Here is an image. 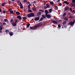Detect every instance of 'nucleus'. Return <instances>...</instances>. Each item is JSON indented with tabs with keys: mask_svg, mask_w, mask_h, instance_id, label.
<instances>
[{
	"mask_svg": "<svg viewBox=\"0 0 75 75\" xmlns=\"http://www.w3.org/2000/svg\"><path fill=\"white\" fill-rule=\"evenodd\" d=\"M64 3L66 4L67 5H68L69 4V3L67 1H64Z\"/></svg>",
	"mask_w": 75,
	"mask_h": 75,
	"instance_id": "15",
	"label": "nucleus"
},
{
	"mask_svg": "<svg viewBox=\"0 0 75 75\" xmlns=\"http://www.w3.org/2000/svg\"><path fill=\"white\" fill-rule=\"evenodd\" d=\"M66 16V13H65L63 14V15H62V16L64 17Z\"/></svg>",
	"mask_w": 75,
	"mask_h": 75,
	"instance_id": "24",
	"label": "nucleus"
},
{
	"mask_svg": "<svg viewBox=\"0 0 75 75\" xmlns=\"http://www.w3.org/2000/svg\"><path fill=\"white\" fill-rule=\"evenodd\" d=\"M58 27L59 28H61V25H60L59 24L58 25Z\"/></svg>",
	"mask_w": 75,
	"mask_h": 75,
	"instance_id": "43",
	"label": "nucleus"
},
{
	"mask_svg": "<svg viewBox=\"0 0 75 75\" xmlns=\"http://www.w3.org/2000/svg\"><path fill=\"white\" fill-rule=\"evenodd\" d=\"M12 0V1H15V0Z\"/></svg>",
	"mask_w": 75,
	"mask_h": 75,
	"instance_id": "55",
	"label": "nucleus"
},
{
	"mask_svg": "<svg viewBox=\"0 0 75 75\" xmlns=\"http://www.w3.org/2000/svg\"><path fill=\"white\" fill-rule=\"evenodd\" d=\"M59 6H62V4L60 3V4H59Z\"/></svg>",
	"mask_w": 75,
	"mask_h": 75,
	"instance_id": "47",
	"label": "nucleus"
},
{
	"mask_svg": "<svg viewBox=\"0 0 75 75\" xmlns=\"http://www.w3.org/2000/svg\"><path fill=\"white\" fill-rule=\"evenodd\" d=\"M8 34H9V35L11 36H13V33L12 32H9V33H8Z\"/></svg>",
	"mask_w": 75,
	"mask_h": 75,
	"instance_id": "8",
	"label": "nucleus"
},
{
	"mask_svg": "<svg viewBox=\"0 0 75 75\" xmlns=\"http://www.w3.org/2000/svg\"><path fill=\"white\" fill-rule=\"evenodd\" d=\"M27 3H28V4L29 5L30 4V2H29V1L27 2Z\"/></svg>",
	"mask_w": 75,
	"mask_h": 75,
	"instance_id": "48",
	"label": "nucleus"
},
{
	"mask_svg": "<svg viewBox=\"0 0 75 75\" xmlns=\"http://www.w3.org/2000/svg\"><path fill=\"white\" fill-rule=\"evenodd\" d=\"M35 1H34L33 3V4H35Z\"/></svg>",
	"mask_w": 75,
	"mask_h": 75,
	"instance_id": "49",
	"label": "nucleus"
},
{
	"mask_svg": "<svg viewBox=\"0 0 75 75\" xmlns=\"http://www.w3.org/2000/svg\"><path fill=\"white\" fill-rule=\"evenodd\" d=\"M42 17H41V18H42L43 19L46 18V16H45L44 15H42Z\"/></svg>",
	"mask_w": 75,
	"mask_h": 75,
	"instance_id": "13",
	"label": "nucleus"
},
{
	"mask_svg": "<svg viewBox=\"0 0 75 75\" xmlns=\"http://www.w3.org/2000/svg\"><path fill=\"white\" fill-rule=\"evenodd\" d=\"M39 20H40V16H38L37 18H34V21H38Z\"/></svg>",
	"mask_w": 75,
	"mask_h": 75,
	"instance_id": "7",
	"label": "nucleus"
},
{
	"mask_svg": "<svg viewBox=\"0 0 75 75\" xmlns=\"http://www.w3.org/2000/svg\"><path fill=\"white\" fill-rule=\"evenodd\" d=\"M66 21H64V22L62 23V25H64L65 24H66Z\"/></svg>",
	"mask_w": 75,
	"mask_h": 75,
	"instance_id": "26",
	"label": "nucleus"
},
{
	"mask_svg": "<svg viewBox=\"0 0 75 75\" xmlns=\"http://www.w3.org/2000/svg\"><path fill=\"white\" fill-rule=\"evenodd\" d=\"M3 30V27L1 26H0V30Z\"/></svg>",
	"mask_w": 75,
	"mask_h": 75,
	"instance_id": "33",
	"label": "nucleus"
},
{
	"mask_svg": "<svg viewBox=\"0 0 75 75\" xmlns=\"http://www.w3.org/2000/svg\"><path fill=\"white\" fill-rule=\"evenodd\" d=\"M67 27V26H64V27Z\"/></svg>",
	"mask_w": 75,
	"mask_h": 75,
	"instance_id": "60",
	"label": "nucleus"
},
{
	"mask_svg": "<svg viewBox=\"0 0 75 75\" xmlns=\"http://www.w3.org/2000/svg\"><path fill=\"white\" fill-rule=\"evenodd\" d=\"M55 8H56V10H57L58 9V7L57 6H55Z\"/></svg>",
	"mask_w": 75,
	"mask_h": 75,
	"instance_id": "39",
	"label": "nucleus"
},
{
	"mask_svg": "<svg viewBox=\"0 0 75 75\" xmlns=\"http://www.w3.org/2000/svg\"><path fill=\"white\" fill-rule=\"evenodd\" d=\"M53 22L54 23H56V24H57V22H56V21H53Z\"/></svg>",
	"mask_w": 75,
	"mask_h": 75,
	"instance_id": "29",
	"label": "nucleus"
},
{
	"mask_svg": "<svg viewBox=\"0 0 75 75\" xmlns=\"http://www.w3.org/2000/svg\"><path fill=\"white\" fill-rule=\"evenodd\" d=\"M45 16L48 18H52V16H50V14H45Z\"/></svg>",
	"mask_w": 75,
	"mask_h": 75,
	"instance_id": "5",
	"label": "nucleus"
},
{
	"mask_svg": "<svg viewBox=\"0 0 75 75\" xmlns=\"http://www.w3.org/2000/svg\"><path fill=\"white\" fill-rule=\"evenodd\" d=\"M17 2L18 3H20V4H21V2L19 1H18Z\"/></svg>",
	"mask_w": 75,
	"mask_h": 75,
	"instance_id": "46",
	"label": "nucleus"
},
{
	"mask_svg": "<svg viewBox=\"0 0 75 75\" xmlns=\"http://www.w3.org/2000/svg\"><path fill=\"white\" fill-rule=\"evenodd\" d=\"M3 13H5V10L3 11Z\"/></svg>",
	"mask_w": 75,
	"mask_h": 75,
	"instance_id": "44",
	"label": "nucleus"
},
{
	"mask_svg": "<svg viewBox=\"0 0 75 75\" xmlns=\"http://www.w3.org/2000/svg\"><path fill=\"white\" fill-rule=\"evenodd\" d=\"M70 9V8H69V7H65L64 8V9L65 11H67L68 10H69V9Z\"/></svg>",
	"mask_w": 75,
	"mask_h": 75,
	"instance_id": "12",
	"label": "nucleus"
},
{
	"mask_svg": "<svg viewBox=\"0 0 75 75\" xmlns=\"http://www.w3.org/2000/svg\"><path fill=\"white\" fill-rule=\"evenodd\" d=\"M46 7H49V6H50V5L48 4H46Z\"/></svg>",
	"mask_w": 75,
	"mask_h": 75,
	"instance_id": "28",
	"label": "nucleus"
},
{
	"mask_svg": "<svg viewBox=\"0 0 75 75\" xmlns=\"http://www.w3.org/2000/svg\"><path fill=\"white\" fill-rule=\"evenodd\" d=\"M44 18H40V20H39V21H41L42 20H43Z\"/></svg>",
	"mask_w": 75,
	"mask_h": 75,
	"instance_id": "31",
	"label": "nucleus"
},
{
	"mask_svg": "<svg viewBox=\"0 0 75 75\" xmlns=\"http://www.w3.org/2000/svg\"><path fill=\"white\" fill-rule=\"evenodd\" d=\"M4 21L5 22H8V20L7 19H4Z\"/></svg>",
	"mask_w": 75,
	"mask_h": 75,
	"instance_id": "34",
	"label": "nucleus"
},
{
	"mask_svg": "<svg viewBox=\"0 0 75 75\" xmlns=\"http://www.w3.org/2000/svg\"><path fill=\"white\" fill-rule=\"evenodd\" d=\"M32 9H33V10L34 11H36V8L33 7Z\"/></svg>",
	"mask_w": 75,
	"mask_h": 75,
	"instance_id": "17",
	"label": "nucleus"
},
{
	"mask_svg": "<svg viewBox=\"0 0 75 75\" xmlns=\"http://www.w3.org/2000/svg\"><path fill=\"white\" fill-rule=\"evenodd\" d=\"M41 23H39L35 25V26H34L33 27H31L30 26V29L31 30H35V29H36L37 27H38V26H39V25L41 24Z\"/></svg>",
	"mask_w": 75,
	"mask_h": 75,
	"instance_id": "2",
	"label": "nucleus"
},
{
	"mask_svg": "<svg viewBox=\"0 0 75 75\" xmlns=\"http://www.w3.org/2000/svg\"><path fill=\"white\" fill-rule=\"evenodd\" d=\"M69 18H73V17L71 16L69 17Z\"/></svg>",
	"mask_w": 75,
	"mask_h": 75,
	"instance_id": "36",
	"label": "nucleus"
},
{
	"mask_svg": "<svg viewBox=\"0 0 75 75\" xmlns=\"http://www.w3.org/2000/svg\"><path fill=\"white\" fill-rule=\"evenodd\" d=\"M30 23H28V24L27 25V28H28L29 26H30Z\"/></svg>",
	"mask_w": 75,
	"mask_h": 75,
	"instance_id": "20",
	"label": "nucleus"
},
{
	"mask_svg": "<svg viewBox=\"0 0 75 75\" xmlns=\"http://www.w3.org/2000/svg\"><path fill=\"white\" fill-rule=\"evenodd\" d=\"M28 12L29 13H31L32 12V11L30 9H28Z\"/></svg>",
	"mask_w": 75,
	"mask_h": 75,
	"instance_id": "23",
	"label": "nucleus"
},
{
	"mask_svg": "<svg viewBox=\"0 0 75 75\" xmlns=\"http://www.w3.org/2000/svg\"><path fill=\"white\" fill-rule=\"evenodd\" d=\"M54 4V3H53V2H50V4H51V5H53Z\"/></svg>",
	"mask_w": 75,
	"mask_h": 75,
	"instance_id": "37",
	"label": "nucleus"
},
{
	"mask_svg": "<svg viewBox=\"0 0 75 75\" xmlns=\"http://www.w3.org/2000/svg\"><path fill=\"white\" fill-rule=\"evenodd\" d=\"M40 11L42 12H44V10H43V9H40Z\"/></svg>",
	"mask_w": 75,
	"mask_h": 75,
	"instance_id": "27",
	"label": "nucleus"
},
{
	"mask_svg": "<svg viewBox=\"0 0 75 75\" xmlns=\"http://www.w3.org/2000/svg\"><path fill=\"white\" fill-rule=\"evenodd\" d=\"M64 20H65V21H68V19L67 18H64Z\"/></svg>",
	"mask_w": 75,
	"mask_h": 75,
	"instance_id": "21",
	"label": "nucleus"
},
{
	"mask_svg": "<svg viewBox=\"0 0 75 75\" xmlns=\"http://www.w3.org/2000/svg\"><path fill=\"white\" fill-rule=\"evenodd\" d=\"M45 4H46V3H45L43 4V5H45Z\"/></svg>",
	"mask_w": 75,
	"mask_h": 75,
	"instance_id": "54",
	"label": "nucleus"
},
{
	"mask_svg": "<svg viewBox=\"0 0 75 75\" xmlns=\"http://www.w3.org/2000/svg\"><path fill=\"white\" fill-rule=\"evenodd\" d=\"M69 13H70V12H69Z\"/></svg>",
	"mask_w": 75,
	"mask_h": 75,
	"instance_id": "63",
	"label": "nucleus"
},
{
	"mask_svg": "<svg viewBox=\"0 0 75 75\" xmlns=\"http://www.w3.org/2000/svg\"><path fill=\"white\" fill-rule=\"evenodd\" d=\"M30 4H29V5H28V9H30Z\"/></svg>",
	"mask_w": 75,
	"mask_h": 75,
	"instance_id": "22",
	"label": "nucleus"
},
{
	"mask_svg": "<svg viewBox=\"0 0 75 75\" xmlns=\"http://www.w3.org/2000/svg\"><path fill=\"white\" fill-rule=\"evenodd\" d=\"M75 12L74 10H73V11H72V12Z\"/></svg>",
	"mask_w": 75,
	"mask_h": 75,
	"instance_id": "56",
	"label": "nucleus"
},
{
	"mask_svg": "<svg viewBox=\"0 0 75 75\" xmlns=\"http://www.w3.org/2000/svg\"><path fill=\"white\" fill-rule=\"evenodd\" d=\"M52 9L50 8L49 9V11L50 13H52Z\"/></svg>",
	"mask_w": 75,
	"mask_h": 75,
	"instance_id": "19",
	"label": "nucleus"
},
{
	"mask_svg": "<svg viewBox=\"0 0 75 75\" xmlns=\"http://www.w3.org/2000/svg\"><path fill=\"white\" fill-rule=\"evenodd\" d=\"M75 13V11L74 12Z\"/></svg>",
	"mask_w": 75,
	"mask_h": 75,
	"instance_id": "64",
	"label": "nucleus"
},
{
	"mask_svg": "<svg viewBox=\"0 0 75 75\" xmlns=\"http://www.w3.org/2000/svg\"><path fill=\"white\" fill-rule=\"evenodd\" d=\"M2 4H6V3L5 2L4 3H2Z\"/></svg>",
	"mask_w": 75,
	"mask_h": 75,
	"instance_id": "45",
	"label": "nucleus"
},
{
	"mask_svg": "<svg viewBox=\"0 0 75 75\" xmlns=\"http://www.w3.org/2000/svg\"><path fill=\"white\" fill-rule=\"evenodd\" d=\"M0 23V24L2 25V23Z\"/></svg>",
	"mask_w": 75,
	"mask_h": 75,
	"instance_id": "58",
	"label": "nucleus"
},
{
	"mask_svg": "<svg viewBox=\"0 0 75 75\" xmlns=\"http://www.w3.org/2000/svg\"><path fill=\"white\" fill-rule=\"evenodd\" d=\"M62 21V20H60L59 21V22H60V21Z\"/></svg>",
	"mask_w": 75,
	"mask_h": 75,
	"instance_id": "53",
	"label": "nucleus"
},
{
	"mask_svg": "<svg viewBox=\"0 0 75 75\" xmlns=\"http://www.w3.org/2000/svg\"><path fill=\"white\" fill-rule=\"evenodd\" d=\"M53 1H55V0H53Z\"/></svg>",
	"mask_w": 75,
	"mask_h": 75,
	"instance_id": "61",
	"label": "nucleus"
},
{
	"mask_svg": "<svg viewBox=\"0 0 75 75\" xmlns=\"http://www.w3.org/2000/svg\"><path fill=\"white\" fill-rule=\"evenodd\" d=\"M1 8H0V12H1Z\"/></svg>",
	"mask_w": 75,
	"mask_h": 75,
	"instance_id": "51",
	"label": "nucleus"
},
{
	"mask_svg": "<svg viewBox=\"0 0 75 75\" xmlns=\"http://www.w3.org/2000/svg\"><path fill=\"white\" fill-rule=\"evenodd\" d=\"M23 2L24 3L25 2H27V0H23Z\"/></svg>",
	"mask_w": 75,
	"mask_h": 75,
	"instance_id": "38",
	"label": "nucleus"
},
{
	"mask_svg": "<svg viewBox=\"0 0 75 75\" xmlns=\"http://www.w3.org/2000/svg\"><path fill=\"white\" fill-rule=\"evenodd\" d=\"M16 14H17L18 15H19L21 14V13H20L18 11H17V12H16Z\"/></svg>",
	"mask_w": 75,
	"mask_h": 75,
	"instance_id": "16",
	"label": "nucleus"
},
{
	"mask_svg": "<svg viewBox=\"0 0 75 75\" xmlns=\"http://www.w3.org/2000/svg\"><path fill=\"white\" fill-rule=\"evenodd\" d=\"M44 12L45 13H45V14H47L49 13L48 11H47V10H45Z\"/></svg>",
	"mask_w": 75,
	"mask_h": 75,
	"instance_id": "14",
	"label": "nucleus"
},
{
	"mask_svg": "<svg viewBox=\"0 0 75 75\" xmlns=\"http://www.w3.org/2000/svg\"><path fill=\"white\" fill-rule=\"evenodd\" d=\"M6 4H1V6L4 7Z\"/></svg>",
	"mask_w": 75,
	"mask_h": 75,
	"instance_id": "40",
	"label": "nucleus"
},
{
	"mask_svg": "<svg viewBox=\"0 0 75 75\" xmlns=\"http://www.w3.org/2000/svg\"><path fill=\"white\" fill-rule=\"evenodd\" d=\"M49 7H46V6H44V8H45V9L47 8H49Z\"/></svg>",
	"mask_w": 75,
	"mask_h": 75,
	"instance_id": "35",
	"label": "nucleus"
},
{
	"mask_svg": "<svg viewBox=\"0 0 75 75\" xmlns=\"http://www.w3.org/2000/svg\"><path fill=\"white\" fill-rule=\"evenodd\" d=\"M71 5H72V6H74V4H72V3H71Z\"/></svg>",
	"mask_w": 75,
	"mask_h": 75,
	"instance_id": "42",
	"label": "nucleus"
},
{
	"mask_svg": "<svg viewBox=\"0 0 75 75\" xmlns=\"http://www.w3.org/2000/svg\"><path fill=\"white\" fill-rule=\"evenodd\" d=\"M75 20L73 21V22H71L68 23V25H71V26H73L75 24Z\"/></svg>",
	"mask_w": 75,
	"mask_h": 75,
	"instance_id": "3",
	"label": "nucleus"
},
{
	"mask_svg": "<svg viewBox=\"0 0 75 75\" xmlns=\"http://www.w3.org/2000/svg\"><path fill=\"white\" fill-rule=\"evenodd\" d=\"M69 9L70 10V11H71V12H72V13H73L72 12V8H70Z\"/></svg>",
	"mask_w": 75,
	"mask_h": 75,
	"instance_id": "32",
	"label": "nucleus"
},
{
	"mask_svg": "<svg viewBox=\"0 0 75 75\" xmlns=\"http://www.w3.org/2000/svg\"><path fill=\"white\" fill-rule=\"evenodd\" d=\"M14 20H15V22L13 21V19H12L11 20L10 22H12V25L14 27H16V24H17V22H18V20L16 19H14Z\"/></svg>",
	"mask_w": 75,
	"mask_h": 75,
	"instance_id": "1",
	"label": "nucleus"
},
{
	"mask_svg": "<svg viewBox=\"0 0 75 75\" xmlns=\"http://www.w3.org/2000/svg\"><path fill=\"white\" fill-rule=\"evenodd\" d=\"M74 3V6H75V3Z\"/></svg>",
	"mask_w": 75,
	"mask_h": 75,
	"instance_id": "57",
	"label": "nucleus"
},
{
	"mask_svg": "<svg viewBox=\"0 0 75 75\" xmlns=\"http://www.w3.org/2000/svg\"><path fill=\"white\" fill-rule=\"evenodd\" d=\"M9 3H11V1H9Z\"/></svg>",
	"mask_w": 75,
	"mask_h": 75,
	"instance_id": "59",
	"label": "nucleus"
},
{
	"mask_svg": "<svg viewBox=\"0 0 75 75\" xmlns=\"http://www.w3.org/2000/svg\"><path fill=\"white\" fill-rule=\"evenodd\" d=\"M6 25V23H3V25H1V26H3V25Z\"/></svg>",
	"mask_w": 75,
	"mask_h": 75,
	"instance_id": "30",
	"label": "nucleus"
},
{
	"mask_svg": "<svg viewBox=\"0 0 75 75\" xmlns=\"http://www.w3.org/2000/svg\"><path fill=\"white\" fill-rule=\"evenodd\" d=\"M45 0H43V1H45Z\"/></svg>",
	"mask_w": 75,
	"mask_h": 75,
	"instance_id": "62",
	"label": "nucleus"
},
{
	"mask_svg": "<svg viewBox=\"0 0 75 75\" xmlns=\"http://www.w3.org/2000/svg\"><path fill=\"white\" fill-rule=\"evenodd\" d=\"M72 3H74L75 2V0H72Z\"/></svg>",
	"mask_w": 75,
	"mask_h": 75,
	"instance_id": "41",
	"label": "nucleus"
},
{
	"mask_svg": "<svg viewBox=\"0 0 75 75\" xmlns=\"http://www.w3.org/2000/svg\"><path fill=\"white\" fill-rule=\"evenodd\" d=\"M27 17L30 18L34 17V14L33 13H31L28 14Z\"/></svg>",
	"mask_w": 75,
	"mask_h": 75,
	"instance_id": "4",
	"label": "nucleus"
},
{
	"mask_svg": "<svg viewBox=\"0 0 75 75\" xmlns=\"http://www.w3.org/2000/svg\"><path fill=\"white\" fill-rule=\"evenodd\" d=\"M5 32L7 34H8V33H10V32H9V30H5Z\"/></svg>",
	"mask_w": 75,
	"mask_h": 75,
	"instance_id": "18",
	"label": "nucleus"
},
{
	"mask_svg": "<svg viewBox=\"0 0 75 75\" xmlns=\"http://www.w3.org/2000/svg\"><path fill=\"white\" fill-rule=\"evenodd\" d=\"M17 18H18V19H19V20H20L21 21H22V17L20 15H19L16 17Z\"/></svg>",
	"mask_w": 75,
	"mask_h": 75,
	"instance_id": "6",
	"label": "nucleus"
},
{
	"mask_svg": "<svg viewBox=\"0 0 75 75\" xmlns=\"http://www.w3.org/2000/svg\"><path fill=\"white\" fill-rule=\"evenodd\" d=\"M22 18H23L24 20H27V18L26 17H23Z\"/></svg>",
	"mask_w": 75,
	"mask_h": 75,
	"instance_id": "25",
	"label": "nucleus"
},
{
	"mask_svg": "<svg viewBox=\"0 0 75 75\" xmlns=\"http://www.w3.org/2000/svg\"><path fill=\"white\" fill-rule=\"evenodd\" d=\"M19 6H21L20 7V8L21 9L23 8V6L22 3H21V4H19Z\"/></svg>",
	"mask_w": 75,
	"mask_h": 75,
	"instance_id": "11",
	"label": "nucleus"
},
{
	"mask_svg": "<svg viewBox=\"0 0 75 75\" xmlns=\"http://www.w3.org/2000/svg\"><path fill=\"white\" fill-rule=\"evenodd\" d=\"M10 10H11V8L9 9V13L11 14H13L14 12L13 11Z\"/></svg>",
	"mask_w": 75,
	"mask_h": 75,
	"instance_id": "10",
	"label": "nucleus"
},
{
	"mask_svg": "<svg viewBox=\"0 0 75 75\" xmlns=\"http://www.w3.org/2000/svg\"><path fill=\"white\" fill-rule=\"evenodd\" d=\"M37 16L38 17H40V16L41 15V12H39L37 13Z\"/></svg>",
	"mask_w": 75,
	"mask_h": 75,
	"instance_id": "9",
	"label": "nucleus"
},
{
	"mask_svg": "<svg viewBox=\"0 0 75 75\" xmlns=\"http://www.w3.org/2000/svg\"><path fill=\"white\" fill-rule=\"evenodd\" d=\"M60 1V0H57V3H58Z\"/></svg>",
	"mask_w": 75,
	"mask_h": 75,
	"instance_id": "50",
	"label": "nucleus"
},
{
	"mask_svg": "<svg viewBox=\"0 0 75 75\" xmlns=\"http://www.w3.org/2000/svg\"><path fill=\"white\" fill-rule=\"evenodd\" d=\"M0 33H2V31L0 30Z\"/></svg>",
	"mask_w": 75,
	"mask_h": 75,
	"instance_id": "52",
	"label": "nucleus"
}]
</instances>
